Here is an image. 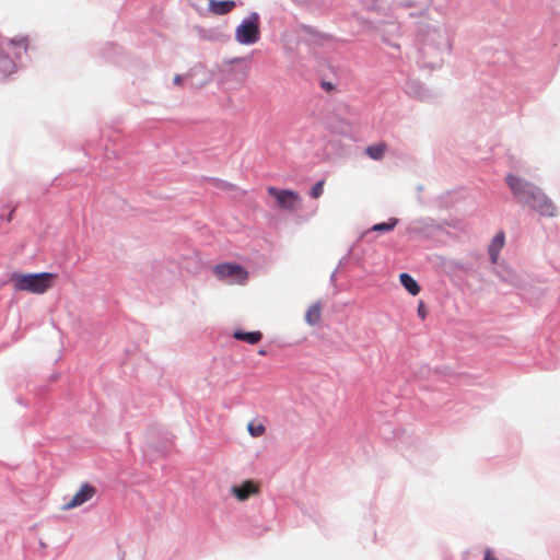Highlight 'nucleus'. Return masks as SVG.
<instances>
[{
  "label": "nucleus",
  "instance_id": "nucleus-1",
  "mask_svg": "<svg viewBox=\"0 0 560 560\" xmlns=\"http://www.w3.org/2000/svg\"><path fill=\"white\" fill-rule=\"evenodd\" d=\"M505 180L514 197L538 214L548 218L558 214L555 202L538 186L513 174H508Z\"/></svg>",
  "mask_w": 560,
  "mask_h": 560
},
{
  "label": "nucleus",
  "instance_id": "nucleus-2",
  "mask_svg": "<svg viewBox=\"0 0 560 560\" xmlns=\"http://www.w3.org/2000/svg\"><path fill=\"white\" fill-rule=\"evenodd\" d=\"M56 278L57 275L50 272L14 273L11 277V281L15 291L43 294L52 287Z\"/></svg>",
  "mask_w": 560,
  "mask_h": 560
},
{
  "label": "nucleus",
  "instance_id": "nucleus-3",
  "mask_svg": "<svg viewBox=\"0 0 560 560\" xmlns=\"http://www.w3.org/2000/svg\"><path fill=\"white\" fill-rule=\"evenodd\" d=\"M27 47L26 37L0 40V80H4L16 71L15 61L8 52L12 51L15 58H20L21 54L27 50Z\"/></svg>",
  "mask_w": 560,
  "mask_h": 560
},
{
  "label": "nucleus",
  "instance_id": "nucleus-4",
  "mask_svg": "<svg viewBox=\"0 0 560 560\" xmlns=\"http://www.w3.org/2000/svg\"><path fill=\"white\" fill-rule=\"evenodd\" d=\"M235 40L241 45H254L260 39V18L253 12L235 28Z\"/></svg>",
  "mask_w": 560,
  "mask_h": 560
},
{
  "label": "nucleus",
  "instance_id": "nucleus-5",
  "mask_svg": "<svg viewBox=\"0 0 560 560\" xmlns=\"http://www.w3.org/2000/svg\"><path fill=\"white\" fill-rule=\"evenodd\" d=\"M267 192L271 196L277 206L288 212H296L302 206V197L299 192L291 189H278L276 187H268Z\"/></svg>",
  "mask_w": 560,
  "mask_h": 560
},
{
  "label": "nucleus",
  "instance_id": "nucleus-6",
  "mask_svg": "<svg viewBox=\"0 0 560 560\" xmlns=\"http://www.w3.org/2000/svg\"><path fill=\"white\" fill-rule=\"evenodd\" d=\"M213 273L219 280L231 279V282L244 283L247 279L245 269L236 264H219L213 268Z\"/></svg>",
  "mask_w": 560,
  "mask_h": 560
},
{
  "label": "nucleus",
  "instance_id": "nucleus-7",
  "mask_svg": "<svg viewBox=\"0 0 560 560\" xmlns=\"http://www.w3.org/2000/svg\"><path fill=\"white\" fill-rule=\"evenodd\" d=\"M231 493L241 502L260 493V483L255 480H245L241 485L233 486Z\"/></svg>",
  "mask_w": 560,
  "mask_h": 560
},
{
  "label": "nucleus",
  "instance_id": "nucleus-8",
  "mask_svg": "<svg viewBox=\"0 0 560 560\" xmlns=\"http://www.w3.org/2000/svg\"><path fill=\"white\" fill-rule=\"evenodd\" d=\"M95 493L96 489L93 486L83 483L79 491L71 498V500L62 506V510L68 511L81 506L91 500Z\"/></svg>",
  "mask_w": 560,
  "mask_h": 560
},
{
  "label": "nucleus",
  "instance_id": "nucleus-9",
  "mask_svg": "<svg viewBox=\"0 0 560 560\" xmlns=\"http://www.w3.org/2000/svg\"><path fill=\"white\" fill-rule=\"evenodd\" d=\"M209 11L214 15H225L233 11L236 7V3L232 0H209Z\"/></svg>",
  "mask_w": 560,
  "mask_h": 560
},
{
  "label": "nucleus",
  "instance_id": "nucleus-10",
  "mask_svg": "<svg viewBox=\"0 0 560 560\" xmlns=\"http://www.w3.org/2000/svg\"><path fill=\"white\" fill-rule=\"evenodd\" d=\"M505 243V234L503 231H499L495 236L492 238L489 247L488 253L490 256V260L492 264H497L499 258V253L503 248Z\"/></svg>",
  "mask_w": 560,
  "mask_h": 560
},
{
  "label": "nucleus",
  "instance_id": "nucleus-11",
  "mask_svg": "<svg viewBox=\"0 0 560 560\" xmlns=\"http://www.w3.org/2000/svg\"><path fill=\"white\" fill-rule=\"evenodd\" d=\"M323 306L319 302L312 304L305 313V320L308 325H317L322 319Z\"/></svg>",
  "mask_w": 560,
  "mask_h": 560
},
{
  "label": "nucleus",
  "instance_id": "nucleus-12",
  "mask_svg": "<svg viewBox=\"0 0 560 560\" xmlns=\"http://www.w3.org/2000/svg\"><path fill=\"white\" fill-rule=\"evenodd\" d=\"M233 337L248 345H256L262 339V334L260 331L245 332L242 330H235L233 332Z\"/></svg>",
  "mask_w": 560,
  "mask_h": 560
},
{
  "label": "nucleus",
  "instance_id": "nucleus-13",
  "mask_svg": "<svg viewBox=\"0 0 560 560\" xmlns=\"http://www.w3.org/2000/svg\"><path fill=\"white\" fill-rule=\"evenodd\" d=\"M400 282L404 285V288L411 294L417 295L420 292V287L417 283V281L408 273H401L400 275Z\"/></svg>",
  "mask_w": 560,
  "mask_h": 560
},
{
  "label": "nucleus",
  "instance_id": "nucleus-14",
  "mask_svg": "<svg viewBox=\"0 0 560 560\" xmlns=\"http://www.w3.org/2000/svg\"><path fill=\"white\" fill-rule=\"evenodd\" d=\"M385 152V145L383 143H377L370 145L365 149V153L372 160H381Z\"/></svg>",
  "mask_w": 560,
  "mask_h": 560
},
{
  "label": "nucleus",
  "instance_id": "nucleus-15",
  "mask_svg": "<svg viewBox=\"0 0 560 560\" xmlns=\"http://www.w3.org/2000/svg\"><path fill=\"white\" fill-rule=\"evenodd\" d=\"M247 430H248L249 434L254 438H258V436L262 435L266 431V429L262 424H260V423L255 424L253 422L248 423Z\"/></svg>",
  "mask_w": 560,
  "mask_h": 560
},
{
  "label": "nucleus",
  "instance_id": "nucleus-16",
  "mask_svg": "<svg viewBox=\"0 0 560 560\" xmlns=\"http://www.w3.org/2000/svg\"><path fill=\"white\" fill-rule=\"evenodd\" d=\"M324 185H325V180H319L318 183H316L312 188H311V191H310V195L312 198H319L323 192H324Z\"/></svg>",
  "mask_w": 560,
  "mask_h": 560
},
{
  "label": "nucleus",
  "instance_id": "nucleus-17",
  "mask_svg": "<svg viewBox=\"0 0 560 560\" xmlns=\"http://www.w3.org/2000/svg\"><path fill=\"white\" fill-rule=\"evenodd\" d=\"M368 9L378 11L382 9L383 0H364Z\"/></svg>",
  "mask_w": 560,
  "mask_h": 560
},
{
  "label": "nucleus",
  "instance_id": "nucleus-18",
  "mask_svg": "<svg viewBox=\"0 0 560 560\" xmlns=\"http://www.w3.org/2000/svg\"><path fill=\"white\" fill-rule=\"evenodd\" d=\"M418 315H419L422 319H424V318H425V316H427V310H425V306H424L423 302H420V303H419V306H418Z\"/></svg>",
  "mask_w": 560,
  "mask_h": 560
},
{
  "label": "nucleus",
  "instance_id": "nucleus-19",
  "mask_svg": "<svg viewBox=\"0 0 560 560\" xmlns=\"http://www.w3.org/2000/svg\"><path fill=\"white\" fill-rule=\"evenodd\" d=\"M483 560H498L490 549L485 551Z\"/></svg>",
  "mask_w": 560,
  "mask_h": 560
},
{
  "label": "nucleus",
  "instance_id": "nucleus-20",
  "mask_svg": "<svg viewBox=\"0 0 560 560\" xmlns=\"http://www.w3.org/2000/svg\"><path fill=\"white\" fill-rule=\"evenodd\" d=\"M373 231H385V222L377 223L372 228Z\"/></svg>",
  "mask_w": 560,
  "mask_h": 560
},
{
  "label": "nucleus",
  "instance_id": "nucleus-21",
  "mask_svg": "<svg viewBox=\"0 0 560 560\" xmlns=\"http://www.w3.org/2000/svg\"><path fill=\"white\" fill-rule=\"evenodd\" d=\"M396 223H397V220H396V219H390V220H388V221H387V231H389V230L394 229V228H395V225H396Z\"/></svg>",
  "mask_w": 560,
  "mask_h": 560
},
{
  "label": "nucleus",
  "instance_id": "nucleus-22",
  "mask_svg": "<svg viewBox=\"0 0 560 560\" xmlns=\"http://www.w3.org/2000/svg\"><path fill=\"white\" fill-rule=\"evenodd\" d=\"M180 81H182V77H180V75H175V78H174V82H175L176 84H179V83H180Z\"/></svg>",
  "mask_w": 560,
  "mask_h": 560
},
{
  "label": "nucleus",
  "instance_id": "nucleus-23",
  "mask_svg": "<svg viewBox=\"0 0 560 560\" xmlns=\"http://www.w3.org/2000/svg\"><path fill=\"white\" fill-rule=\"evenodd\" d=\"M13 211H14V210H12V211H11V213L9 214V217H8V221H11V220H12Z\"/></svg>",
  "mask_w": 560,
  "mask_h": 560
}]
</instances>
